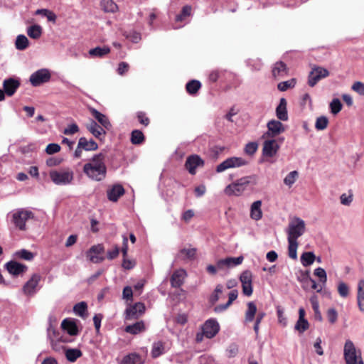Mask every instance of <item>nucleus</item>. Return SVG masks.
Returning a JSON list of instances; mask_svg holds the SVG:
<instances>
[{"label": "nucleus", "mask_w": 364, "mask_h": 364, "mask_svg": "<svg viewBox=\"0 0 364 364\" xmlns=\"http://www.w3.org/2000/svg\"><path fill=\"white\" fill-rule=\"evenodd\" d=\"M203 165L204 161L196 154L189 156L185 163L186 168L192 175L196 174L197 168L203 167Z\"/></svg>", "instance_id": "nucleus-12"}, {"label": "nucleus", "mask_w": 364, "mask_h": 364, "mask_svg": "<svg viewBox=\"0 0 364 364\" xmlns=\"http://www.w3.org/2000/svg\"><path fill=\"white\" fill-rule=\"evenodd\" d=\"M91 113L95 119L97 120L98 122L102 125V127L106 129H109L111 128V124L108 118L105 114L98 112L95 109H92Z\"/></svg>", "instance_id": "nucleus-29"}, {"label": "nucleus", "mask_w": 364, "mask_h": 364, "mask_svg": "<svg viewBox=\"0 0 364 364\" xmlns=\"http://www.w3.org/2000/svg\"><path fill=\"white\" fill-rule=\"evenodd\" d=\"M277 314L278 317V322L283 326L287 325V318L284 316V311L280 306L277 307Z\"/></svg>", "instance_id": "nucleus-62"}, {"label": "nucleus", "mask_w": 364, "mask_h": 364, "mask_svg": "<svg viewBox=\"0 0 364 364\" xmlns=\"http://www.w3.org/2000/svg\"><path fill=\"white\" fill-rule=\"evenodd\" d=\"M247 309L245 314V323L252 322L257 314V306L253 301H250L247 304Z\"/></svg>", "instance_id": "nucleus-32"}, {"label": "nucleus", "mask_w": 364, "mask_h": 364, "mask_svg": "<svg viewBox=\"0 0 364 364\" xmlns=\"http://www.w3.org/2000/svg\"><path fill=\"white\" fill-rule=\"evenodd\" d=\"M41 280V276L38 274L32 275L31 278L23 285V292L27 296L33 295L36 292V288Z\"/></svg>", "instance_id": "nucleus-17"}, {"label": "nucleus", "mask_w": 364, "mask_h": 364, "mask_svg": "<svg viewBox=\"0 0 364 364\" xmlns=\"http://www.w3.org/2000/svg\"><path fill=\"white\" fill-rule=\"evenodd\" d=\"M186 276V272L183 269H178L173 272L171 278V284L173 287H181Z\"/></svg>", "instance_id": "nucleus-24"}, {"label": "nucleus", "mask_w": 364, "mask_h": 364, "mask_svg": "<svg viewBox=\"0 0 364 364\" xmlns=\"http://www.w3.org/2000/svg\"><path fill=\"white\" fill-rule=\"evenodd\" d=\"M61 326L70 336H75L78 333L77 327L74 321L65 318L62 321Z\"/></svg>", "instance_id": "nucleus-30"}, {"label": "nucleus", "mask_w": 364, "mask_h": 364, "mask_svg": "<svg viewBox=\"0 0 364 364\" xmlns=\"http://www.w3.org/2000/svg\"><path fill=\"white\" fill-rule=\"evenodd\" d=\"M327 318L331 323H335L338 319V313L333 308H331L327 311Z\"/></svg>", "instance_id": "nucleus-59"}, {"label": "nucleus", "mask_w": 364, "mask_h": 364, "mask_svg": "<svg viewBox=\"0 0 364 364\" xmlns=\"http://www.w3.org/2000/svg\"><path fill=\"white\" fill-rule=\"evenodd\" d=\"M86 127L94 136L98 139L106 133L104 128L98 125L94 120H91L90 122L86 125Z\"/></svg>", "instance_id": "nucleus-26"}, {"label": "nucleus", "mask_w": 364, "mask_h": 364, "mask_svg": "<svg viewBox=\"0 0 364 364\" xmlns=\"http://www.w3.org/2000/svg\"><path fill=\"white\" fill-rule=\"evenodd\" d=\"M279 149V146L275 139H266L263 144L262 154L267 157L275 156Z\"/></svg>", "instance_id": "nucleus-16"}, {"label": "nucleus", "mask_w": 364, "mask_h": 364, "mask_svg": "<svg viewBox=\"0 0 364 364\" xmlns=\"http://www.w3.org/2000/svg\"><path fill=\"white\" fill-rule=\"evenodd\" d=\"M107 193V198L109 200L116 202L118 200L119 197L124 194V189L122 185L116 184L109 189Z\"/></svg>", "instance_id": "nucleus-23"}, {"label": "nucleus", "mask_w": 364, "mask_h": 364, "mask_svg": "<svg viewBox=\"0 0 364 364\" xmlns=\"http://www.w3.org/2000/svg\"><path fill=\"white\" fill-rule=\"evenodd\" d=\"M329 75V72L323 68L315 67L310 72L309 75L308 84L314 87L320 80Z\"/></svg>", "instance_id": "nucleus-9"}, {"label": "nucleus", "mask_w": 364, "mask_h": 364, "mask_svg": "<svg viewBox=\"0 0 364 364\" xmlns=\"http://www.w3.org/2000/svg\"><path fill=\"white\" fill-rule=\"evenodd\" d=\"M8 272L13 275H19L27 270V267L16 261H10L6 264Z\"/></svg>", "instance_id": "nucleus-22"}, {"label": "nucleus", "mask_w": 364, "mask_h": 364, "mask_svg": "<svg viewBox=\"0 0 364 364\" xmlns=\"http://www.w3.org/2000/svg\"><path fill=\"white\" fill-rule=\"evenodd\" d=\"M60 150V146L57 144H49L46 149V151L48 154L58 153Z\"/></svg>", "instance_id": "nucleus-64"}, {"label": "nucleus", "mask_w": 364, "mask_h": 364, "mask_svg": "<svg viewBox=\"0 0 364 364\" xmlns=\"http://www.w3.org/2000/svg\"><path fill=\"white\" fill-rule=\"evenodd\" d=\"M338 292L341 297L346 298L349 294V287L343 282H340L338 285Z\"/></svg>", "instance_id": "nucleus-52"}, {"label": "nucleus", "mask_w": 364, "mask_h": 364, "mask_svg": "<svg viewBox=\"0 0 364 364\" xmlns=\"http://www.w3.org/2000/svg\"><path fill=\"white\" fill-rule=\"evenodd\" d=\"M33 213L28 210L18 209L12 215V221L15 226L21 230H25L26 222L33 218Z\"/></svg>", "instance_id": "nucleus-5"}, {"label": "nucleus", "mask_w": 364, "mask_h": 364, "mask_svg": "<svg viewBox=\"0 0 364 364\" xmlns=\"http://www.w3.org/2000/svg\"><path fill=\"white\" fill-rule=\"evenodd\" d=\"M265 315L266 314L264 312H259L257 315L255 323L254 325V331L257 336L259 334V323H261L262 320L265 316Z\"/></svg>", "instance_id": "nucleus-63"}, {"label": "nucleus", "mask_w": 364, "mask_h": 364, "mask_svg": "<svg viewBox=\"0 0 364 364\" xmlns=\"http://www.w3.org/2000/svg\"><path fill=\"white\" fill-rule=\"evenodd\" d=\"M309 327V324L306 319H298L295 325V329L300 333L304 332Z\"/></svg>", "instance_id": "nucleus-53"}, {"label": "nucleus", "mask_w": 364, "mask_h": 364, "mask_svg": "<svg viewBox=\"0 0 364 364\" xmlns=\"http://www.w3.org/2000/svg\"><path fill=\"white\" fill-rule=\"evenodd\" d=\"M247 164V161L242 157H230L217 166L216 172L221 173L230 168H240Z\"/></svg>", "instance_id": "nucleus-6"}, {"label": "nucleus", "mask_w": 364, "mask_h": 364, "mask_svg": "<svg viewBox=\"0 0 364 364\" xmlns=\"http://www.w3.org/2000/svg\"><path fill=\"white\" fill-rule=\"evenodd\" d=\"M146 329L145 324L143 321H140L138 322H136L135 323L132 325H128L126 326L124 331L127 333L136 335L141 332L144 331Z\"/></svg>", "instance_id": "nucleus-33"}, {"label": "nucleus", "mask_w": 364, "mask_h": 364, "mask_svg": "<svg viewBox=\"0 0 364 364\" xmlns=\"http://www.w3.org/2000/svg\"><path fill=\"white\" fill-rule=\"evenodd\" d=\"M36 14L46 16L49 21L55 22L56 20V15L53 11L48 9H38Z\"/></svg>", "instance_id": "nucleus-51"}, {"label": "nucleus", "mask_w": 364, "mask_h": 364, "mask_svg": "<svg viewBox=\"0 0 364 364\" xmlns=\"http://www.w3.org/2000/svg\"><path fill=\"white\" fill-rule=\"evenodd\" d=\"M328 124V119L326 117L321 116L316 119L315 123V127L318 130H323L325 129Z\"/></svg>", "instance_id": "nucleus-49"}, {"label": "nucleus", "mask_w": 364, "mask_h": 364, "mask_svg": "<svg viewBox=\"0 0 364 364\" xmlns=\"http://www.w3.org/2000/svg\"><path fill=\"white\" fill-rule=\"evenodd\" d=\"M356 299L359 310L364 312V279L358 282Z\"/></svg>", "instance_id": "nucleus-25"}, {"label": "nucleus", "mask_w": 364, "mask_h": 364, "mask_svg": "<svg viewBox=\"0 0 364 364\" xmlns=\"http://www.w3.org/2000/svg\"><path fill=\"white\" fill-rule=\"evenodd\" d=\"M191 13V7L190 6H185L183 7L181 13L176 16V20L177 21H182L186 17L189 16Z\"/></svg>", "instance_id": "nucleus-54"}, {"label": "nucleus", "mask_w": 364, "mask_h": 364, "mask_svg": "<svg viewBox=\"0 0 364 364\" xmlns=\"http://www.w3.org/2000/svg\"><path fill=\"white\" fill-rule=\"evenodd\" d=\"M15 46L16 49L19 50H23L26 49L29 46L28 39L24 35H18L16 37Z\"/></svg>", "instance_id": "nucleus-41"}, {"label": "nucleus", "mask_w": 364, "mask_h": 364, "mask_svg": "<svg viewBox=\"0 0 364 364\" xmlns=\"http://www.w3.org/2000/svg\"><path fill=\"white\" fill-rule=\"evenodd\" d=\"M201 84L198 80H193L188 82L186 84V90L187 92L193 95L196 94L198 90L200 88Z\"/></svg>", "instance_id": "nucleus-45"}, {"label": "nucleus", "mask_w": 364, "mask_h": 364, "mask_svg": "<svg viewBox=\"0 0 364 364\" xmlns=\"http://www.w3.org/2000/svg\"><path fill=\"white\" fill-rule=\"evenodd\" d=\"M65 355L68 360L75 362L82 355V351L77 348H68L65 350Z\"/></svg>", "instance_id": "nucleus-39"}, {"label": "nucleus", "mask_w": 364, "mask_h": 364, "mask_svg": "<svg viewBox=\"0 0 364 364\" xmlns=\"http://www.w3.org/2000/svg\"><path fill=\"white\" fill-rule=\"evenodd\" d=\"M145 309V305L141 302H137L134 305L129 306L125 311V319H136L144 314Z\"/></svg>", "instance_id": "nucleus-10"}, {"label": "nucleus", "mask_w": 364, "mask_h": 364, "mask_svg": "<svg viewBox=\"0 0 364 364\" xmlns=\"http://www.w3.org/2000/svg\"><path fill=\"white\" fill-rule=\"evenodd\" d=\"M164 344L161 341H157L153 343L151 349V356L154 358H158L164 353Z\"/></svg>", "instance_id": "nucleus-42"}, {"label": "nucleus", "mask_w": 364, "mask_h": 364, "mask_svg": "<svg viewBox=\"0 0 364 364\" xmlns=\"http://www.w3.org/2000/svg\"><path fill=\"white\" fill-rule=\"evenodd\" d=\"M258 146L255 142L248 143L245 148V152L248 155L254 154L257 150Z\"/></svg>", "instance_id": "nucleus-61"}, {"label": "nucleus", "mask_w": 364, "mask_h": 364, "mask_svg": "<svg viewBox=\"0 0 364 364\" xmlns=\"http://www.w3.org/2000/svg\"><path fill=\"white\" fill-rule=\"evenodd\" d=\"M119 364H143L144 360L141 357L135 353H129L123 357V358L118 361Z\"/></svg>", "instance_id": "nucleus-27"}, {"label": "nucleus", "mask_w": 364, "mask_h": 364, "mask_svg": "<svg viewBox=\"0 0 364 364\" xmlns=\"http://www.w3.org/2000/svg\"><path fill=\"white\" fill-rule=\"evenodd\" d=\"M103 251L104 247L102 245H94L87 252L86 256L90 262L100 263L104 260V257L100 256Z\"/></svg>", "instance_id": "nucleus-15"}, {"label": "nucleus", "mask_w": 364, "mask_h": 364, "mask_svg": "<svg viewBox=\"0 0 364 364\" xmlns=\"http://www.w3.org/2000/svg\"><path fill=\"white\" fill-rule=\"evenodd\" d=\"M268 131L263 134L262 138L274 137L284 132V125L279 121L271 120L267 123Z\"/></svg>", "instance_id": "nucleus-13"}, {"label": "nucleus", "mask_w": 364, "mask_h": 364, "mask_svg": "<svg viewBox=\"0 0 364 364\" xmlns=\"http://www.w3.org/2000/svg\"><path fill=\"white\" fill-rule=\"evenodd\" d=\"M238 292L237 290H232L229 293L228 301L225 304L218 305L215 307L214 311L216 313H219L227 309L232 303L237 298Z\"/></svg>", "instance_id": "nucleus-34"}, {"label": "nucleus", "mask_w": 364, "mask_h": 364, "mask_svg": "<svg viewBox=\"0 0 364 364\" xmlns=\"http://www.w3.org/2000/svg\"><path fill=\"white\" fill-rule=\"evenodd\" d=\"M262 201L256 200L250 208V218L255 220H259L262 218Z\"/></svg>", "instance_id": "nucleus-28"}, {"label": "nucleus", "mask_w": 364, "mask_h": 364, "mask_svg": "<svg viewBox=\"0 0 364 364\" xmlns=\"http://www.w3.org/2000/svg\"><path fill=\"white\" fill-rule=\"evenodd\" d=\"M330 109L333 114H337L342 109L343 105L339 99L335 98L331 102Z\"/></svg>", "instance_id": "nucleus-47"}, {"label": "nucleus", "mask_w": 364, "mask_h": 364, "mask_svg": "<svg viewBox=\"0 0 364 364\" xmlns=\"http://www.w3.org/2000/svg\"><path fill=\"white\" fill-rule=\"evenodd\" d=\"M243 261V257H227L223 259H220L217 262V267L219 269H222L224 267H232L240 264Z\"/></svg>", "instance_id": "nucleus-19"}, {"label": "nucleus", "mask_w": 364, "mask_h": 364, "mask_svg": "<svg viewBox=\"0 0 364 364\" xmlns=\"http://www.w3.org/2000/svg\"><path fill=\"white\" fill-rule=\"evenodd\" d=\"M219 323L215 319H209L203 326V333L208 338H213L219 331Z\"/></svg>", "instance_id": "nucleus-14"}, {"label": "nucleus", "mask_w": 364, "mask_h": 364, "mask_svg": "<svg viewBox=\"0 0 364 364\" xmlns=\"http://www.w3.org/2000/svg\"><path fill=\"white\" fill-rule=\"evenodd\" d=\"M87 308V304L85 301H81L74 306L73 311L76 315L85 318L86 316Z\"/></svg>", "instance_id": "nucleus-44"}, {"label": "nucleus", "mask_w": 364, "mask_h": 364, "mask_svg": "<svg viewBox=\"0 0 364 364\" xmlns=\"http://www.w3.org/2000/svg\"><path fill=\"white\" fill-rule=\"evenodd\" d=\"M51 181L58 186H66L73 180L74 173L70 168L53 170L49 173Z\"/></svg>", "instance_id": "nucleus-4"}, {"label": "nucleus", "mask_w": 364, "mask_h": 364, "mask_svg": "<svg viewBox=\"0 0 364 364\" xmlns=\"http://www.w3.org/2000/svg\"><path fill=\"white\" fill-rule=\"evenodd\" d=\"M78 143L79 146H82L85 151H95L98 148L97 143L94 140H87L85 137L80 138Z\"/></svg>", "instance_id": "nucleus-35"}, {"label": "nucleus", "mask_w": 364, "mask_h": 364, "mask_svg": "<svg viewBox=\"0 0 364 364\" xmlns=\"http://www.w3.org/2000/svg\"><path fill=\"white\" fill-rule=\"evenodd\" d=\"M15 256L18 258L27 261H31L34 257L33 253L25 249L16 252Z\"/></svg>", "instance_id": "nucleus-46"}, {"label": "nucleus", "mask_w": 364, "mask_h": 364, "mask_svg": "<svg viewBox=\"0 0 364 364\" xmlns=\"http://www.w3.org/2000/svg\"><path fill=\"white\" fill-rule=\"evenodd\" d=\"M299 173L296 171H291L284 179V183L289 187H291L296 181Z\"/></svg>", "instance_id": "nucleus-48"}, {"label": "nucleus", "mask_w": 364, "mask_h": 364, "mask_svg": "<svg viewBox=\"0 0 364 364\" xmlns=\"http://www.w3.org/2000/svg\"><path fill=\"white\" fill-rule=\"evenodd\" d=\"M197 250L194 247H184L178 251L176 255V259L181 261H191L195 259Z\"/></svg>", "instance_id": "nucleus-18"}, {"label": "nucleus", "mask_w": 364, "mask_h": 364, "mask_svg": "<svg viewBox=\"0 0 364 364\" xmlns=\"http://www.w3.org/2000/svg\"><path fill=\"white\" fill-rule=\"evenodd\" d=\"M257 183L258 176L257 175L247 176L226 186L224 191L228 196H240L248 186H256Z\"/></svg>", "instance_id": "nucleus-3"}, {"label": "nucleus", "mask_w": 364, "mask_h": 364, "mask_svg": "<svg viewBox=\"0 0 364 364\" xmlns=\"http://www.w3.org/2000/svg\"><path fill=\"white\" fill-rule=\"evenodd\" d=\"M51 77L50 73L48 69L43 68L34 72L30 76V82L34 86H39L50 80Z\"/></svg>", "instance_id": "nucleus-8"}, {"label": "nucleus", "mask_w": 364, "mask_h": 364, "mask_svg": "<svg viewBox=\"0 0 364 364\" xmlns=\"http://www.w3.org/2000/svg\"><path fill=\"white\" fill-rule=\"evenodd\" d=\"M252 274L249 270L243 272L240 277L242 292L247 296H250L252 294Z\"/></svg>", "instance_id": "nucleus-11"}, {"label": "nucleus", "mask_w": 364, "mask_h": 364, "mask_svg": "<svg viewBox=\"0 0 364 364\" xmlns=\"http://www.w3.org/2000/svg\"><path fill=\"white\" fill-rule=\"evenodd\" d=\"M314 274L315 276H316V277H318L319 278L320 282L323 284H325L326 283V282H327V275H326V272L324 270V269H323L321 267H318V268H316L314 270Z\"/></svg>", "instance_id": "nucleus-55"}, {"label": "nucleus", "mask_w": 364, "mask_h": 364, "mask_svg": "<svg viewBox=\"0 0 364 364\" xmlns=\"http://www.w3.org/2000/svg\"><path fill=\"white\" fill-rule=\"evenodd\" d=\"M83 172L92 181H102L107 173L104 154L100 153L93 156L89 162L84 165Z\"/></svg>", "instance_id": "nucleus-2"}, {"label": "nucleus", "mask_w": 364, "mask_h": 364, "mask_svg": "<svg viewBox=\"0 0 364 364\" xmlns=\"http://www.w3.org/2000/svg\"><path fill=\"white\" fill-rule=\"evenodd\" d=\"M276 114L277 118L280 120L287 121L288 119L287 101L284 98L280 100L279 104L276 109Z\"/></svg>", "instance_id": "nucleus-31"}, {"label": "nucleus", "mask_w": 364, "mask_h": 364, "mask_svg": "<svg viewBox=\"0 0 364 364\" xmlns=\"http://www.w3.org/2000/svg\"><path fill=\"white\" fill-rule=\"evenodd\" d=\"M109 53L110 48L108 46L96 47L89 50V55L94 58H102Z\"/></svg>", "instance_id": "nucleus-37"}, {"label": "nucleus", "mask_w": 364, "mask_h": 364, "mask_svg": "<svg viewBox=\"0 0 364 364\" xmlns=\"http://www.w3.org/2000/svg\"><path fill=\"white\" fill-rule=\"evenodd\" d=\"M20 86L18 80L14 78L6 79L3 82L4 90L8 96H12Z\"/></svg>", "instance_id": "nucleus-21"}, {"label": "nucleus", "mask_w": 364, "mask_h": 364, "mask_svg": "<svg viewBox=\"0 0 364 364\" xmlns=\"http://www.w3.org/2000/svg\"><path fill=\"white\" fill-rule=\"evenodd\" d=\"M344 357L347 364L353 363L361 359L360 352L355 349L351 341H347L344 346Z\"/></svg>", "instance_id": "nucleus-7"}, {"label": "nucleus", "mask_w": 364, "mask_h": 364, "mask_svg": "<svg viewBox=\"0 0 364 364\" xmlns=\"http://www.w3.org/2000/svg\"><path fill=\"white\" fill-rule=\"evenodd\" d=\"M351 89L354 92L359 94L360 95L364 96V83L363 82H360V81L355 82L353 84Z\"/></svg>", "instance_id": "nucleus-57"}, {"label": "nucleus", "mask_w": 364, "mask_h": 364, "mask_svg": "<svg viewBox=\"0 0 364 364\" xmlns=\"http://www.w3.org/2000/svg\"><path fill=\"white\" fill-rule=\"evenodd\" d=\"M79 131L78 126L73 123L71 124H69L63 131V134L65 135H73Z\"/></svg>", "instance_id": "nucleus-60"}, {"label": "nucleus", "mask_w": 364, "mask_h": 364, "mask_svg": "<svg viewBox=\"0 0 364 364\" xmlns=\"http://www.w3.org/2000/svg\"><path fill=\"white\" fill-rule=\"evenodd\" d=\"M42 30L41 26L33 25L27 28V34L33 39H38L42 35Z\"/></svg>", "instance_id": "nucleus-40"}, {"label": "nucleus", "mask_w": 364, "mask_h": 364, "mask_svg": "<svg viewBox=\"0 0 364 364\" xmlns=\"http://www.w3.org/2000/svg\"><path fill=\"white\" fill-rule=\"evenodd\" d=\"M272 73L275 79L284 77L288 75V68L284 63L277 62L272 67Z\"/></svg>", "instance_id": "nucleus-20"}, {"label": "nucleus", "mask_w": 364, "mask_h": 364, "mask_svg": "<svg viewBox=\"0 0 364 364\" xmlns=\"http://www.w3.org/2000/svg\"><path fill=\"white\" fill-rule=\"evenodd\" d=\"M306 223L299 217L290 219L286 229L288 241V255L293 259H297L298 238L306 232Z\"/></svg>", "instance_id": "nucleus-1"}, {"label": "nucleus", "mask_w": 364, "mask_h": 364, "mask_svg": "<svg viewBox=\"0 0 364 364\" xmlns=\"http://www.w3.org/2000/svg\"><path fill=\"white\" fill-rule=\"evenodd\" d=\"M341 203L344 205H350L353 201V194L349 193L348 194L343 193L340 196Z\"/></svg>", "instance_id": "nucleus-58"}, {"label": "nucleus", "mask_w": 364, "mask_h": 364, "mask_svg": "<svg viewBox=\"0 0 364 364\" xmlns=\"http://www.w3.org/2000/svg\"><path fill=\"white\" fill-rule=\"evenodd\" d=\"M144 135L140 130L135 129L131 134V142L133 144H141L144 141Z\"/></svg>", "instance_id": "nucleus-43"}, {"label": "nucleus", "mask_w": 364, "mask_h": 364, "mask_svg": "<svg viewBox=\"0 0 364 364\" xmlns=\"http://www.w3.org/2000/svg\"><path fill=\"white\" fill-rule=\"evenodd\" d=\"M295 84H296V81L294 79H291L290 80H288V81H284V82H279L277 85V88L280 90V91H286L287 89L289 88H291V87H294L295 86Z\"/></svg>", "instance_id": "nucleus-56"}, {"label": "nucleus", "mask_w": 364, "mask_h": 364, "mask_svg": "<svg viewBox=\"0 0 364 364\" xmlns=\"http://www.w3.org/2000/svg\"><path fill=\"white\" fill-rule=\"evenodd\" d=\"M223 292V286L218 284L216 286L214 292L210 295L209 301L212 304H215L220 297V294Z\"/></svg>", "instance_id": "nucleus-50"}, {"label": "nucleus", "mask_w": 364, "mask_h": 364, "mask_svg": "<svg viewBox=\"0 0 364 364\" xmlns=\"http://www.w3.org/2000/svg\"><path fill=\"white\" fill-rule=\"evenodd\" d=\"M100 6L106 13H115L118 11V6L113 0H101Z\"/></svg>", "instance_id": "nucleus-36"}, {"label": "nucleus", "mask_w": 364, "mask_h": 364, "mask_svg": "<svg viewBox=\"0 0 364 364\" xmlns=\"http://www.w3.org/2000/svg\"><path fill=\"white\" fill-rule=\"evenodd\" d=\"M300 260L304 267H309L314 262L316 256L312 252H305L301 255Z\"/></svg>", "instance_id": "nucleus-38"}]
</instances>
